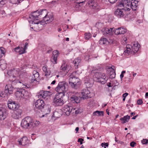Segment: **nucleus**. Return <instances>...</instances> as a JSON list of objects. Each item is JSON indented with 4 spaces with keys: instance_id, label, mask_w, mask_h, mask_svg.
Returning <instances> with one entry per match:
<instances>
[{
    "instance_id": "64",
    "label": "nucleus",
    "mask_w": 148,
    "mask_h": 148,
    "mask_svg": "<svg viewBox=\"0 0 148 148\" xmlns=\"http://www.w3.org/2000/svg\"><path fill=\"white\" fill-rule=\"evenodd\" d=\"M148 97V92H147L145 93V97L147 98Z\"/></svg>"
},
{
    "instance_id": "3",
    "label": "nucleus",
    "mask_w": 148,
    "mask_h": 148,
    "mask_svg": "<svg viewBox=\"0 0 148 148\" xmlns=\"http://www.w3.org/2000/svg\"><path fill=\"white\" fill-rule=\"evenodd\" d=\"M76 72H73L70 75L69 79V84L72 88L75 89L78 88L81 84L80 79L76 77Z\"/></svg>"
},
{
    "instance_id": "27",
    "label": "nucleus",
    "mask_w": 148,
    "mask_h": 148,
    "mask_svg": "<svg viewBox=\"0 0 148 148\" xmlns=\"http://www.w3.org/2000/svg\"><path fill=\"white\" fill-rule=\"evenodd\" d=\"M62 114V110L61 109L56 110L54 112V116L56 117H60Z\"/></svg>"
},
{
    "instance_id": "56",
    "label": "nucleus",
    "mask_w": 148,
    "mask_h": 148,
    "mask_svg": "<svg viewBox=\"0 0 148 148\" xmlns=\"http://www.w3.org/2000/svg\"><path fill=\"white\" fill-rule=\"evenodd\" d=\"M138 116V114L136 115L135 116H134L132 118V119H135Z\"/></svg>"
},
{
    "instance_id": "57",
    "label": "nucleus",
    "mask_w": 148,
    "mask_h": 148,
    "mask_svg": "<svg viewBox=\"0 0 148 148\" xmlns=\"http://www.w3.org/2000/svg\"><path fill=\"white\" fill-rule=\"evenodd\" d=\"M0 52L1 53L3 54H4L5 53L4 50L1 49L0 50Z\"/></svg>"
},
{
    "instance_id": "8",
    "label": "nucleus",
    "mask_w": 148,
    "mask_h": 148,
    "mask_svg": "<svg viewBox=\"0 0 148 148\" xmlns=\"http://www.w3.org/2000/svg\"><path fill=\"white\" fill-rule=\"evenodd\" d=\"M45 12L46 13H47V12L46 10H40L39 11H35L32 13V14L30 15L29 17L33 19V20H38V17L40 16V15H42L44 13V12Z\"/></svg>"
},
{
    "instance_id": "43",
    "label": "nucleus",
    "mask_w": 148,
    "mask_h": 148,
    "mask_svg": "<svg viewBox=\"0 0 148 148\" xmlns=\"http://www.w3.org/2000/svg\"><path fill=\"white\" fill-rule=\"evenodd\" d=\"M101 146L102 147H104L105 148H106V147H108V143H102L101 144Z\"/></svg>"
},
{
    "instance_id": "51",
    "label": "nucleus",
    "mask_w": 148,
    "mask_h": 148,
    "mask_svg": "<svg viewBox=\"0 0 148 148\" xmlns=\"http://www.w3.org/2000/svg\"><path fill=\"white\" fill-rule=\"evenodd\" d=\"M143 101L141 99H139L137 101V104L138 105H141L143 103Z\"/></svg>"
},
{
    "instance_id": "21",
    "label": "nucleus",
    "mask_w": 148,
    "mask_h": 148,
    "mask_svg": "<svg viewBox=\"0 0 148 148\" xmlns=\"http://www.w3.org/2000/svg\"><path fill=\"white\" fill-rule=\"evenodd\" d=\"M39 73L36 71H34L33 72L32 78L31 79V82L33 83L35 81H36V79L39 77Z\"/></svg>"
},
{
    "instance_id": "34",
    "label": "nucleus",
    "mask_w": 148,
    "mask_h": 148,
    "mask_svg": "<svg viewBox=\"0 0 148 148\" xmlns=\"http://www.w3.org/2000/svg\"><path fill=\"white\" fill-rule=\"evenodd\" d=\"M130 116L127 115L121 118L120 120L123 121V122H122V123H124L126 122H128V120L130 119Z\"/></svg>"
},
{
    "instance_id": "62",
    "label": "nucleus",
    "mask_w": 148,
    "mask_h": 148,
    "mask_svg": "<svg viewBox=\"0 0 148 148\" xmlns=\"http://www.w3.org/2000/svg\"><path fill=\"white\" fill-rule=\"evenodd\" d=\"M135 114V112H131V116H134Z\"/></svg>"
},
{
    "instance_id": "47",
    "label": "nucleus",
    "mask_w": 148,
    "mask_h": 148,
    "mask_svg": "<svg viewBox=\"0 0 148 148\" xmlns=\"http://www.w3.org/2000/svg\"><path fill=\"white\" fill-rule=\"evenodd\" d=\"M84 139L82 138H79L78 140V142L80 143V144L82 145V142L84 141Z\"/></svg>"
},
{
    "instance_id": "24",
    "label": "nucleus",
    "mask_w": 148,
    "mask_h": 148,
    "mask_svg": "<svg viewBox=\"0 0 148 148\" xmlns=\"http://www.w3.org/2000/svg\"><path fill=\"white\" fill-rule=\"evenodd\" d=\"M7 113L6 112L3 111L0 109V120H4L6 117Z\"/></svg>"
},
{
    "instance_id": "29",
    "label": "nucleus",
    "mask_w": 148,
    "mask_h": 148,
    "mask_svg": "<svg viewBox=\"0 0 148 148\" xmlns=\"http://www.w3.org/2000/svg\"><path fill=\"white\" fill-rule=\"evenodd\" d=\"M42 70L45 73V75L46 76H49L50 74V71L49 69H47L46 66H44L42 67Z\"/></svg>"
},
{
    "instance_id": "5",
    "label": "nucleus",
    "mask_w": 148,
    "mask_h": 148,
    "mask_svg": "<svg viewBox=\"0 0 148 148\" xmlns=\"http://www.w3.org/2000/svg\"><path fill=\"white\" fill-rule=\"evenodd\" d=\"M140 47V45L138 44V42H134L132 46L130 45H127L126 46V50H125L124 53L126 56L130 55L132 53L131 48H132V51L134 53L137 52Z\"/></svg>"
},
{
    "instance_id": "40",
    "label": "nucleus",
    "mask_w": 148,
    "mask_h": 148,
    "mask_svg": "<svg viewBox=\"0 0 148 148\" xmlns=\"http://www.w3.org/2000/svg\"><path fill=\"white\" fill-rule=\"evenodd\" d=\"M85 1V0H77L76 1L77 3L80 4L81 5H82L83 4H84Z\"/></svg>"
},
{
    "instance_id": "16",
    "label": "nucleus",
    "mask_w": 148,
    "mask_h": 148,
    "mask_svg": "<svg viewBox=\"0 0 148 148\" xmlns=\"http://www.w3.org/2000/svg\"><path fill=\"white\" fill-rule=\"evenodd\" d=\"M60 53L58 50L54 51L53 52V55L51 59V61L54 64L57 63V57L58 56Z\"/></svg>"
},
{
    "instance_id": "36",
    "label": "nucleus",
    "mask_w": 148,
    "mask_h": 148,
    "mask_svg": "<svg viewBox=\"0 0 148 148\" xmlns=\"http://www.w3.org/2000/svg\"><path fill=\"white\" fill-rule=\"evenodd\" d=\"M84 38L86 40H88L92 37V35L90 32L86 33L84 34Z\"/></svg>"
},
{
    "instance_id": "33",
    "label": "nucleus",
    "mask_w": 148,
    "mask_h": 148,
    "mask_svg": "<svg viewBox=\"0 0 148 148\" xmlns=\"http://www.w3.org/2000/svg\"><path fill=\"white\" fill-rule=\"evenodd\" d=\"M18 74H19V77L20 79L25 78L26 76V73L24 71H19Z\"/></svg>"
},
{
    "instance_id": "17",
    "label": "nucleus",
    "mask_w": 148,
    "mask_h": 148,
    "mask_svg": "<svg viewBox=\"0 0 148 148\" xmlns=\"http://www.w3.org/2000/svg\"><path fill=\"white\" fill-rule=\"evenodd\" d=\"M75 109L71 108L68 105H66L62 108V112H63L67 116H69L72 110H74Z\"/></svg>"
},
{
    "instance_id": "42",
    "label": "nucleus",
    "mask_w": 148,
    "mask_h": 148,
    "mask_svg": "<svg viewBox=\"0 0 148 148\" xmlns=\"http://www.w3.org/2000/svg\"><path fill=\"white\" fill-rule=\"evenodd\" d=\"M6 65L5 63L3 64H1L0 65V68H2L3 70L5 69L6 68Z\"/></svg>"
},
{
    "instance_id": "41",
    "label": "nucleus",
    "mask_w": 148,
    "mask_h": 148,
    "mask_svg": "<svg viewBox=\"0 0 148 148\" xmlns=\"http://www.w3.org/2000/svg\"><path fill=\"white\" fill-rule=\"evenodd\" d=\"M114 33L116 35H118L119 34H120L119 28H118L115 29L114 31Z\"/></svg>"
},
{
    "instance_id": "55",
    "label": "nucleus",
    "mask_w": 148,
    "mask_h": 148,
    "mask_svg": "<svg viewBox=\"0 0 148 148\" xmlns=\"http://www.w3.org/2000/svg\"><path fill=\"white\" fill-rule=\"evenodd\" d=\"M22 86H21V87H22V88H25L26 87L27 88H28V87L27 86L24 85L23 83L22 84Z\"/></svg>"
},
{
    "instance_id": "19",
    "label": "nucleus",
    "mask_w": 148,
    "mask_h": 148,
    "mask_svg": "<svg viewBox=\"0 0 148 148\" xmlns=\"http://www.w3.org/2000/svg\"><path fill=\"white\" fill-rule=\"evenodd\" d=\"M51 110V106L50 105H45L43 108L40 110L45 115L49 114Z\"/></svg>"
},
{
    "instance_id": "15",
    "label": "nucleus",
    "mask_w": 148,
    "mask_h": 148,
    "mask_svg": "<svg viewBox=\"0 0 148 148\" xmlns=\"http://www.w3.org/2000/svg\"><path fill=\"white\" fill-rule=\"evenodd\" d=\"M22 110L20 109L14 111L12 115V117L14 119H18L21 117Z\"/></svg>"
},
{
    "instance_id": "52",
    "label": "nucleus",
    "mask_w": 148,
    "mask_h": 148,
    "mask_svg": "<svg viewBox=\"0 0 148 148\" xmlns=\"http://www.w3.org/2000/svg\"><path fill=\"white\" fill-rule=\"evenodd\" d=\"M109 44H113L114 43V39H110L108 41Z\"/></svg>"
},
{
    "instance_id": "26",
    "label": "nucleus",
    "mask_w": 148,
    "mask_h": 148,
    "mask_svg": "<svg viewBox=\"0 0 148 148\" xmlns=\"http://www.w3.org/2000/svg\"><path fill=\"white\" fill-rule=\"evenodd\" d=\"M70 100L73 103H79L80 101L78 97L75 95H73L71 96L70 98Z\"/></svg>"
},
{
    "instance_id": "28",
    "label": "nucleus",
    "mask_w": 148,
    "mask_h": 148,
    "mask_svg": "<svg viewBox=\"0 0 148 148\" xmlns=\"http://www.w3.org/2000/svg\"><path fill=\"white\" fill-rule=\"evenodd\" d=\"M99 43L101 44L108 45L109 44L108 41L105 38H102L99 41Z\"/></svg>"
},
{
    "instance_id": "9",
    "label": "nucleus",
    "mask_w": 148,
    "mask_h": 148,
    "mask_svg": "<svg viewBox=\"0 0 148 148\" xmlns=\"http://www.w3.org/2000/svg\"><path fill=\"white\" fill-rule=\"evenodd\" d=\"M53 19V15L52 13H48L43 17L42 21L45 23H49L51 22Z\"/></svg>"
},
{
    "instance_id": "46",
    "label": "nucleus",
    "mask_w": 148,
    "mask_h": 148,
    "mask_svg": "<svg viewBox=\"0 0 148 148\" xmlns=\"http://www.w3.org/2000/svg\"><path fill=\"white\" fill-rule=\"evenodd\" d=\"M10 2L12 3V4H16L17 3V2L18 0H10Z\"/></svg>"
},
{
    "instance_id": "4",
    "label": "nucleus",
    "mask_w": 148,
    "mask_h": 148,
    "mask_svg": "<svg viewBox=\"0 0 148 148\" xmlns=\"http://www.w3.org/2000/svg\"><path fill=\"white\" fill-rule=\"evenodd\" d=\"M93 79L96 82L101 84H104L107 82L108 78L104 73L97 72L94 75Z\"/></svg>"
},
{
    "instance_id": "11",
    "label": "nucleus",
    "mask_w": 148,
    "mask_h": 148,
    "mask_svg": "<svg viewBox=\"0 0 148 148\" xmlns=\"http://www.w3.org/2000/svg\"><path fill=\"white\" fill-rule=\"evenodd\" d=\"M90 91L87 89H83L81 92V98L83 99H88L90 98Z\"/></svg>"
},
{
    "instance_id": "49",
    "label": "nucleus",
    "mask_w": 148,
    "mask_h": 148,
    "mask_svg": "<svg viewBox=\"0 0 148 148\" xmlns=\"http://www.w3.org/2000/svg\"><path fill=\"white\" fill-rule=\"evenodd\" d=\"M136 144V143L134 141L131 142L130 143V146L132 147H134L135 146V145Z\"/></svg>"
},
{
    "instance_id": "18",
    "label": "nucleus",
    "mask_w": 148,
    "mask_h": 148,
    "mask_svg": "<svg viewBox=\"0 0 148 148\" xmlns=\"http://www.w3.org/2000/svg\"><path fill=\"white\" fill-rule=\"evenodd\" d=\"M13 91L11 90H9L8 88V85H6L5 86V89L4 91L0 93V97H5L8 95V94H10L12 93Z\"/></svg>"
},
{
    "instance_id": "45",
    "label": "nucleus",
    "mask_w": 148,
    "mask_h": 148,
    "mask_svg": "<svg viewBox=\"0 0 148 148\" xmlns=\"http://www.w3.org/2000/svg\"><path fill=\"white\" fill-rule=\"evenodd\" d=\"M142 143L143 144H147L148 143V139H143L142 141Z\"/></svg>"
},
{
    "instance_id": "13",
    "label": "nucleus",
    "mask_w": 148,
    "mask_h": 148,
    "mask_svg": "<svg viewBox=\"0 0 148 148\" xmlns=\"http://www.w3.org/2000/svg\"><path fill=\"white\" fill-rule=\"evenodd\" d=\"M45 103L42 99H39L35 103V106L36 109L41 110L45 106Z\"/></svg>"
},
{
    "instance_id": "2",
    "label": "nucleus",
    "mask_w": 148,
    "mask_h": 148,
    "mask_svg": "<svg viewBox=\"0 0 148 148\" xmlns=\"http://www.w3.org/2000/svg\"><path fill=\"white\" fill-rule=\"evenodd\" d=\"M39 123V121L33 120L31 117L27 116L22 120L21 125L24 128H30L38 126Z\"/></svg>"
},
{
    "instance_id": "37",
    "label": "nucleus",
    "mask_w": 148,
    "mask_h": 148,
    "mask_svg": "<svg viewBox=\"0 0 148 148\" xmlns=\"http://www.w3.org/2000/svg\"><path fill=\"white\" fill-rule=\"evenodd\" d=\"M112 71H111L110 73V77L111 78H115L116 76V73L114 70L112 69Z\"/></svg>"
},
{
    "instance_id": "22",
    "label": "nucleus",
    "mask_w": 148,
    "mask_h": 148,
    "mask_svg": "<svg viewBox=\"0 0 148 148\" xmlns=\"http://www.w3.org/2000/svg\"><path fill=\"white\" fill-rule=\"evenodd\" d=\"M23 89H20L17 90L15 93L16 97L17 99H21L23 98Z\"/></svg>"
},
{
    "instance_id": "53",
    "label": "nucleus",
    "mask_w": 148,
    "mask_h": 148,
    "mask_svg": "<svg viewBox=\"0 0 148 148\" xmlns=\"http://www.w3.org/2000/svg\"><path fill=\"white\" fill-rule=\"evenodd\" d=\"M125 81L127 83H128L129 82H130L132 80H131V79H130V78L129 79V80H127L126 79H127V78L125 77Z\"/></svg>"
},
{
    "instance_id": "44",
    "label": "nucleus",
    "mask_w": 148,
    "mask_h": 148,
    "mask_svg": "<svg viewBox=\"0 0 148 148\" xmlns=\"http://www.w3.org/2000/svg\"><path fill=\"white\" fill-rule=\"evenodd\" d=\"M128 93L127 92H126L124 94H123V100L124 101L126 97L128 95Z\"/></svg>"
},
{
    "instance_id": "38",
    "label": "nucleus",
    "mask_w": 148,
    "mask_h": 148,
    "mask_svg": "<svg viewBox=\"0 0 148 148\" xmlns=\"http://www.w3.org/2000/svg\"><path fill=\"white\" fill-rule=\"evenodd\" d=\"M103 26V24L100 23H97L96 24V27L99 29H101Z\"/></svg>"
},
{
    "instance_id": "59",
    "label": "nucleus",
    "mask_w": 148,
    "mask_h": 148,
    "mask_svg": "<svg viewBox=\"0 0 148 148\" xmlns=\"http://www.w3.org/2000/svg\"><path fill=\"white\" fill-rule=\"evenodd\" d=\"M35 134H32L31 137H32V139L33 140H34L35 138V137H33V136Z\"/></svg>"
},
{
    "instance_id": "6",
    "label": "nucleus",
    "mask_w": 148,
    "mask_h": 148,
    "mask_svg": "<svg viewBox=\"0 0 148 148\" xmlns=\"http://www.w3.org/2000/svg\"><path fill=\"white\" fill-rule=\"evenodd\" d=\"M68 90V84L64 81L59 82L57 87L55 89L56 90L59 94L62 93V96H64V92Z\"/></svg>"
},
{
    "instance_id": "35",
    "label": "nucleus",
    "mask_w": 148,
    "mask_h": 148,
    "mask_svg": "<svg viewBox=\"0 0 148 148\" xmlns=\"http://www.w3.org/2000/svg\"><path fill=\"white\" fill-rule=\"evenodd\" d=\"M23 98L27 99L29 97L30 93L25 89H23Z\"/></svg>"
},
{
    "instance_id": "23",
    "label": "nucleus",
    "mask_w": 148,
    "mask_h": 148,
    "mask_svg": "<svg viewBox=\"0 0 148 148\" xmlns=\"http://www.w3.org/2000/svg\"><path fill=\"white\" fill-rule=\"evenodd\" d=\"M112 28H110L109 29L108 28H104L101 30L103 35H106L109 34V35H111L112 33Z\"/></svg>"
},
{
    "instance_id": "7",
    "label": "nucleus",
    "mask_w": 148,
    "mask_h": 148,
    "mask_svg": "<svg viewBox=\"0 0 148 148\" xmlns=\"http://www.w3.org/2000/svg\"><path fill=\"white\" fill-rule=\"evenodd\" d=\"M62 95L61 97L56 95L53 100V105L56 106H58L62 105L64 103V101Z\"/></svg>"
},
{
    "instance_id": "61",
    "label": "nucleus",
    "mask_w": 148,
    "mask_h": 148,
    "mask_svg": "<svg viewBox=\"0 0 148 148\" xmlns=\"http://www.w3.org/2000/svg\"><path fill=\"white\" fill-rule=\"evenodd\" d=\"M118 143L121 144H123L124 143V142H123L119 140Z\"/></svg>"
},
{
    "instance_id": "14",
    "label": "nucleus",
    "mask_w": 148,
    "mask_h": 148,
    "mask_svg": "<svg viewBox=\"0 0 148 148\" xmlns=\"http://www.w3.org/2000/svg\"><path fill=\"white\" fill-rule=\"evenodd\" d=\"M125 10L126 9L124 10L123 8H118L115 10L114 14L118 18L123 17L124 16L125 12Z\"/></svg>"
},
{
    "instance_id": "10",
    "label": "nucleus",
    "mask_w": 148,
    "mask_h": 148,
    "mask_svg": "<svg viewBox=\"0 0 148 148\" xmlns=\"http://www.w3.org/2000/svg\"><path fill=\"white\" fill-rule=\"evenodd\" d=\"M8 105L9 109L14 111L20 109L19 106L18 104L16 103L15 101H8Z\"/></svg>"
},
{
    "instance_id": "1",
    "label": "nucleus",
    "mask_w": 148,
    "mask_h": 148,
    "mask_svg": "<svg viewBox=\"0 0 148 148\" xmlns=\"http://www.w3.org/2000/svg\"><path fill=\"white\" fill-rule=\"evenodd\" d=\"M130 2V0H119L118 1V6L125 7L128 11H129L131 8L134 11L136 10L138 5V0H132L131 4Z\"/></svg>"
},
{
    "instance_id": "39",
    "label": "nucleus",
    "mask_w": 148,
    "mask_h": 148,
    "mask_svg": "<svg viewBox=\"0 0 148 148\" xmlns=\"http://www.w3.org/2000/svg\"><path fill=\"white\" fill-rule=\"evenodd\" d=\"M120 34H124L126 32V29L123 28L119 27Z\"/></svg>"
},
{
    "instance_id": "12",
    "label": "nucleus",
    "mask_w": 148,
    "mask_h": 148,
    "mask_svg": "<svg viewBox=\"0 0 148 148\" xmlns=\"http://www.w3.org/2000/svg\"><path fill=\"white\" fill-rule=\"evenodd\" d=\"M71 68V65L69 64H63L61 66L60 70L61 72H64L66 74Z\"/></svg>"
},
{
    "instance_id": "25",
    "label": "nucleus",
    "mask_w": 148,
    "mask_h": 148,
    "mask_svg": "<svg viewBox=\"0 0 148 148\" xmlns=\"http://www.w3.org/2000/svg\"><path fill=\"white\" fill-rule=\"evenodd\" d=\"M14 50L16 52H18L19 54L24 53L26 52L23 50V48L21 47H18L15 48Z\"/></svg>"
},
{
    "instance_id": "48",
    "label": "nucleus",
    "mask_w": 148,
    "mask_h": 148,
    "mask_svg": "<svg viewBox=\"0 0 148 148\" xmlns=\"http://www.w3.org/2000/svg\"><path fill=\"white\" fill-rule=\"evenodd\" d=\"M75 7L76 8H78L80 6H81L82 5H81L79 4L78 3H77V2H76L75 3Z\"/></svg>"
},
{
    "instance_id": "31",
    "label": "nucleus",
    "mask_w": 148,
    "mask_h": 148,
    "mask_svg": "<svg viewBox=\"0 0 148 148\" xmlns=\"http://www.w3.org/2000/svg\"><path fill=\"white\" fill-rule=\"evenodd\" d=\"M103 111H96L93 112V115L94 116H103Z\"/></svg>"
},
{
    "instance_id": "50",
    "label": "nucleus",
    "mask_w": 148,
    "mask_h": 148,
    "mask_svg": "<svg viewBox=\"0 0 148 148\" xmlns=\"http://www.w3.org/2000/svg\"><path fill=\"white\" fill-rule=\"evenodd\" d=\"M28 46V43L27 42H26L25 44V45L23 48V50L25 51V50L27 48Z\"/></svg>"
},
{
    "instance_id": "32",
    "label": "nucleus",
    "mask_w": 148,
    "mask_h": 148,
    "mask_svg": "<svg viewBox=\"0 0 148 148\" xmlns=\"http://www.w3.org/2000/svg\"><path fill=\"white\" fill-rule=\"evenodd\" d=\"M81 60L79 58H75L74 60L73 61V63L75 64V68H77L78 66L79 63L81 62Z\"/></svg>"
},
{
    "instance_id": "63",
    "label": "nucleus",
    "mask_w": 148,
    "mask_h": 148,
    "mask_svg": "<svg viewBox=\"0 0 148 148\" xmlns=\"http://www.w3.org/2000/svg\"><path fill=\"white\" fill-rule=\"evenodd\" d=\"M56 81L55 80H54L52 82H51V84H55Z\"/></svg>"
},
{
    "instance_id": "20",
    "label": "nucleus",
    "mask_w": 148,
    "mask_h": 148,
    "mask_svg": "<svg viewBox=\"0 0 148 148\" xmlns=\"http://www.w3.org/2000/svg\"><path fill=\"white\" fill-rule=\"evenodd\" d=\"M19 145L25 146L28 144L29 141L28 138L26 137H23L22 138L18 140Z\"/></svg>"
},
{
    "instance_id": "60",
    "label": "nucleus",
    "mask_w": 148,
    "mask_h": 148,
    "mask_svg": "<svg viewBox=\"0 0 148 148\" xmlns=\"http://www.w3.org/2000/svg\"><path fill=\"white\" fill-rule=\"evenodd\" d=\"M111 84L110 83V82H108L107 83V86H108V87H111Z\"/></svg>"
},
{
    "instance_id": "54",
    "label": "nucleus",
    "mask_w": 148,
    "mask_h": 148,
    "mask_svg": "<svg viewBox=\"0 0 148 148\" xmlns=\"http://www.w3.org/2000/svg\"><path fill=\"white\" fill-rule=\"evenodd\" d=\"M117 1V0H108L110 3H115Z\"/></svg>"
},
{
    "instance_id": "30",
    "label": "nucleus",
    "mask_w": 148,
    "mask_h": 148,
    "mask_svg": "<svg viewBox=\"0 0 148 148\" xmlns=\"http://www.w3.org/2000/svg\"><path fill=\"white\" fill-rule=\"evenodd\" d=\"M46 92L44 91H40L39 93L36 95L38 98L40 99L42 98H45L46 96Z\"/></svg>"
},
{
    "instance_id": "58",
    "label": "nucleus",
    "mask_w": 148,
    "mask_h": 148,
    "mask_svg": "<svg viewBox=\"0 0 148 148\" xmlns=\"http://www.w3.org/2000/svg\"><path fill=\"white\" fill-rule=\"evenodd\" d=\"M124 74L121 73V74L120 75V77L121 79H122V78L124 77Z\"/></svg>"
}]
</instances>
